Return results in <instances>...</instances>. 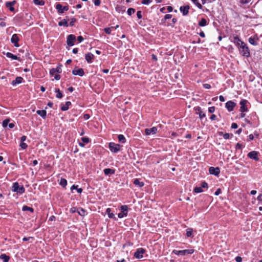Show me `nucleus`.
<instances>
[{
  "mask_svg": "<svg viewBox=\"0 0 262 262\" xmlns=\"http://www.w3.org/2000/svg\"><path fill=\"white\" fill-rule=\"evenodd\" d=\"M12 190L18 194H23L25 192L24 187L23 185H19L17 182H15L13 184Z\"/></svg>",
  "mask_w": 262,
  "mask_h": 262,
  "instance_id": "1",
  "label": "nucleus"
},
{
  "mask_svg": "<svg viewBox=\"0 0 262 262\" xmlns=\"http://www.w3.org/2000/svg\"><path fill=\"white\" fill-rule=\"evenodd\" d=\"M239 49L240 53L244 56L249 57L250 56V52L247 45L244 42L243 45H241Z\"/></svg>",
  "mask_w": 262,
  "mask_h": 262,
  "instance_id": "2",
  "label": "nucleus"
},
{
  "mask_svg": "<svg viewBox=\"0 0 262 262\" xmlns=\"http://www.w3.org/2000/svg\"><path fill=\"white\" fill-rule=\"evenodd\" d=\"M194 252L193 249H185L183 250H173L172 253L177 255H186L192 254Z\"/></svg>",
  "mask_w": 262,
  "mask_h": 262,
  "instance_id": "3",
  "label": "nucleus"
},
{
  "mask_svg": "<svg viewBox=\"0 0 262 262\" xmlns=\"http://www.w3.org/2000/svg\"><path fill=\"white\" fill-rule=\"evenodd\" d=\"M128 206L124 205L121 206V212L119 213L118 216L119 218H123L127 215L128 213Z\"/></svg>",
  "mask_w": 262,
  "mask_h": 262,
  "instance_id": "4",
  "label": "nucleus"
},
{
  "mask_svg": "<svg viewBox=\"0 0 262 262\" xmlns=\"http://www.w3.org/2000/svg\"><path fill=\"white\" fill-rule=\"evenodd\" d=\"M121 145L118 144H116L113 142H111L109 144V148L113 152H117L120 150Z\"/></svg>",
  "mask_w": 262,
  "mask_h": 262,
  "instance_id": "5",
  "label": "nucleus"
},
{
  "mask_svg": "<svg viewBox=\"0 0 262 262\" xmlns=\"http://www.w3.org/2000/svg\"><path fill=\"white\" fill-rule=\"evenodd\" d=\"M145 252V250L144 249L142 248H138L134 253V256L136 258L141 259L143 257V255Z\"/></svg>",
  "mask_w": 262,
  "mask_h": 262,
  "instance_id": "6",
  "label": "nucleus"
},
{
  "mask_svg": "<svg viewBox=\"0 0 262 262\" xmlns=\"http://www.w3.org/2000/svg\"><path fill=\"white\" fill-rule=\"evenodd\" d=\"M56 9L57 10L58 13L62 14L64 11L69 10V7L68 6L62 7L60 4L57 3L56 5Z\"/></svg>",
  "mask_w": 262,
  "mask_h": 262,
  "instance_id": "7",
  "label": "nucleus"
},
{
  "mask_svg": "<svg viewBox=\"0 0 262 262\" xmlns=\"http://www.w3.org/2000/svg\"><path fill=\"white\" fill-rule=\"evenodd\" d=\"M76 40V37L74 35L70 34L67 36V43L70 46H73L74 45V41Z\"/></svg>",
  "mask_w": 262,
  "mask_h": 262,
  "instance_id": "8",
  "label": "nucleus"
},
{
  "mask_svg": "<svg viewBox=\"0 0 262 262\" xmlns=\"http://www.w3.org/2000/svg\"><path fill=\"white\" fill-rule=\"evenodd\" d=\"M258 152L253 150L249 152L247 156L250 159L254 160L256 161H258L259 160V158L258 156Z\"/></svg>",
  "mask_w": 262,
  "mask_h": 262,
  "instance_id": "9",
  "label": "nucleus"
},
{
  "mask_svg": "<svg viewBox=\"0 0 262 262\" xmlns=\"http://www.w3.org/2000/svg\"><path fill=\"white\" fill-rule=\"evenodd\" d=\"M158 128L157 127H152L150 128H146L145 129V134L146 136L150 135H155L157 133Z\"/></svg>",
  "mask_w": 262,
  "mask_h": 262,
  "instance_id": "10",
  "label": "nucleus"
},
{
  "mask_svg": "<svg viewBox=\"0 0 262 262\" xmlns=\"http://www.w3.org/2000/svg\"><path fill=\"white\" fill-rule=\"evenodd\" d=\"M236 103L232 101H228L226 103V107L229 112L232 111Z\"/></svg>",
  "mask_w": 262,
  "mask_h": 262,
  "instance_id": "11",
  "label": "nucleus"
},
{
  "mask_svg": "<svg viewBox=\"0 0 262 262\" xmlns=\"http://www.w3.org/2000/svg\"><path fill=\"white\" fill-rule=\"evenodd\" d=\"M16 3L15 1H12L11 2H7L5 3L6 7L9 9L11 12L14 11V8L13 6Z\"/></svg>",
  "mask_w": 262,
  "mask_h": 262,
  "instance_id": "12",
  "label": "nucleus"
},
{
  "mask_svg": "<svg viewBox=\"0 0 262 262\" xmlns=\"http://www.w3.org/2000/svg\"><path fill=\"white\" fill-rule=\"evenodd\" d=\"M72 74L74 75H78L80 76H83L84 75V72L82 68L80 69H74L72 71Z\"/></svg>",
  "mask_w": 262,
  "mask_h": 262,
  "instance_id": "13",
  "label": "nucleus"
},
{
  "mask_svg": "<svg viewBox=\"0 0 262 262\" xmlns=\"http://www.w3.org/2000/svg\"><path fill=\"white\" fill-rule=\"evenodd\" d=\"M209 171L210 174L217 176L220 172V169L219 167H210L209 169Z\"/></svg>",
  "mask_w": 262,
  "mask_h": 262,
  "instance_id": "14",
  "label": "nucleus"
},
{
  "mask_svg": "<svg viewBox=\"0 0 262 262\" xmlns=\"http://www.w3.org/2000/svg\"><path fill=\"white\" fill-rule=\"evenodd\" d=\"M19 40V38L17 34H14L12 36L11 38V41L12 43L14 44V46L18 47H19V44L18 43Z\"/></svg>",
  "mask_w": 262,
  "mask_h": 262,
  "instance_id": "15",
  "label": "nucleus"
},
{
  "mask_svg": "<svg viewBox=\"0 0 262 262\" xmlns=\"http://www.w3.org/2000/svg\"><path fill=\"white\" fill-rule=\"evenodd\" d=\"M190 7L188 5L181 6L180 8V11L183 13V15L185 16L187 15L189 13V10Z\"/></svg>",
  "mask_w": 262,
  "mask_h": 262,
  "instance_id": "16",
  "label": "nucleus"
},
{
  "mask_svg": "<svg viewBox=\"0 0 262 262\" xmlns=\"http://www.w3.org/2000/svg\"><path fill=\"white\" fill-rule=\"evenodd\" d=\"M247 102V101L246 100H242V101H241L239 104L241 105L240 111L241 112H245L248 111V108L246 105Z\"/></svg>",
  "mask_w": 262,
  "mask_h": 262,
  "instance_id": "17",
  "label": "nucleus"
},
{
  "mask_svg": "<svg viewBox=\"0 0 262 262\" xmlns=\"http://www.w3.org/2000/svg\"><path fill=\"white\" fill-rule=\"evenodd\" d=\"M233 42L239 48L241 45H243V42L238 36H234L232 40Z\"/></svg>",
  "mask_w": 262,
  "mask_h": 262,
  "instance_id": "18",
  "label": "nucleus"
},
{
  "mask_svg": "<svg viewBox=\"0 0 262 262\" xmlns=\"http://www.w3.org/2000/svg\"><path fill=\"white\" fill-rule=\"evenodd\" d=\"M58 73H56L54 68H52L50 71V74L52 76H54L55 79L56 80H58L60 78V76L57 74Z\"/></svg>",
  "mask_w": 262,
  "mask_h": 262,
  "instance_id": "19",
  "label": "nucleus"
},
{
  "mask_svg": "<svg viewBox=\"0 0 262 262\" xmlns=\"http://www.w3.org/2000/svg\"><path fill=\"white\" fill-rule=\"evenodd\" d=\"M94 56L91 53H88L85 54V60L87 61L88 63H91L92 62V59L94 58Z\"/></svg>",
  "mask_w": 262,
  "mask_h": 262,
  "instance_id": "20",
  "label": "nucleus"
},
{
  "mask_svg": "<svg viewBox=\"0 0 262 262\" xmlns=\"http://www.w3.org/2000/svg\"><path fill=\"white\" fill-rule=\"evenodd\" d=\"M23 78L21 77H17L15 80L12 81L11 84L13 85H15L18 84H20L22 82Z\"/></svg>",
  "mask_w": 262,
  "mask_h": 262,
  "instance_id": "21",
  "label": "nucleus"
},
{
  "mask_svg": "<svg viewBox=\"0 0 262 262\" xmlns=\"http://www.w3.org/2000/svg\"><path fill=\"white\" fill-rule=\"evenodd\" d=\"M71 104V102L70 101H67L66 102L65 104H61V110L62 111H67L69 109V106Z\"/></svg>",
  "mask_w": 262,
  "mask_h": 262,
  "instance_id": "22",
  "label": "nucleus"
},
{
  "mask_svg": "<svg viewBox=\"0 0 262 262\" xmlns=\"http://www.w3.org/2000/svg\"><path fill=\"white\" fill-rule=\"evenodd\" d=\"M6 56L7 57L12 58L13 60H18V61H20V59L19 57H18L16 55H13L12 53L10 52H7L6 54Z\"/></svg>",
  "mask_w": 262,
  "mask_h": 262,
  "instance_id": "23",
  "label": "nucleus"
},
{
  "mask_svg": "<svg viewBox=\"0 0 262 262\" xmlns=\"http://www.w3.org/2000/svg\"><path fill=\"white\" fill-rule=\"evenodd\" d=\"M196 111H197L196 114H199V117L201 119L204 117H205V114L202 111L201 107H198L196 109Z\"/></svg>",
  "mask_w": 262,
  "mask_h": 262,
  "instance_id": "24",
  "label": "nucleus"
},
{
  "mask_svg": "<svg viewBox=\"0 0 262 262\" xmlns=\"http://www.w3.org/2000/svg\"><path fill=\"white\" fill-rule=\"evenodd\" d=\"M103 172L105 175L108 176L114 174L115 170L111 168H105L104 169Z\"/></svg>",
  "mask_w": 262,
  "mask_h": 262,
  "instance_id": "25",
  "label": "nucleus"
},
{
  "mask_svg": "<svg viewBox=\"0 0 262 262\" xmlns=\"http://www.w3.org/2000/svg\"><path fill=\"white\" fill-rule=\"evenodd\" d=\"M256 39L258 40V38L257 37H256V39L255 37H250V38H249L248 41H249V43H251V45H254V46H257L258 45V43L256 41Z\"/></svg>",
  "mask_w": 262,
  "mask_h": 262,
  "instance_id": "26",
  "label": "nucleus"
},
{
  "mask_svg": "<svg viewBox=\"0 0 262 262\" xmlns=\"http://www.w3.org/2000/svg\"><path fill=\"white\" fill-rule=\"evenodd\" d=\"M36 113L40 116L42 118H45L47 116L46 111L43 110H38L36 111Z\"/></svg>",
  "mask_w": 262,
  "mask_h": 262,
  "instance_id": "27",
  "label": "nucleus"
},
{
  "mask_svg": "<svg viewBox=\"0 0 262 262\" xmlns=\"http://www.w3.org/2000/svg\"><path fill=\"white\" fill-rule=\"evenodd\" d=\"M68 20H69L68 18L63 19L58 23V25L59 26L68 27L69 26L68 23Z\"/></svg>",
  "mask_w": 262,
  "mask_h": 262,
  "instance_id": "28",
  "label": "nucleus"
},
{
  "mask_svg": "<svg viewBox=\"0 0 262 262\" xmlns=\"http://www.w3.org/2000/svg\"><path fill=\"white\" fill-rule=\"evenodd\" d=\"M134 184L135 185L138 186L140 187H143L144 185V182H141L138 179H134Z\"/></svg>",
  "mask_w": 262,
  "mask_h": 262,
  "instance_id": "29",
  "label": "nucleus"
},
{
  "mask_svg": "<svg viewBox=\"0 0 262 262\" xmlns=\"http://www.w3.org/2000/svg\"><path fill=\"white\" fill-rule=\"evenodd\" d=\"M0 258L4 262H8L10 259V257L5 254H2L0 255Z\"/></svg>",
  "mask_w": 262,
  "mask_h": 262,
  "instance_id": "30",
  "label": "nucleus"
},
{
  "mask_svg": "<svg viewBox=\"0 0 262 262\" xmlns=\"http://www.w3.org/2000/svg\"><path fill=\"white\" fill-rule=\"evenodd\" d=\"M207 25V20L205 18H202L199 23V25L201 27H204Z\"/></svg>",
  "mask_w": 262,
  "mask_h": 262,
  "instance_id": "31",
  "label": "nucleus"
},
{
  "mask_svg": "<svg viewBox=\"0 0 262 262\" xmlns=\"http://www.w3.org/2000/svg\"><path fill=\"white\" fill-rule=\"evenodd\" d=\"M118 139L119 141L121 143H124L126 142V139L123 135H119Z\"/></svg>",
  "mask_w": 262,
  "mask_h": 262,
  "instance_id": "32",
  "label": "nucleus"
},
{
  "mask_svg": "<svg viewBox=\"0 0 262 262\" xmlns=\"http://www.w3.org/2000/svg\"><path fill=\"white\" fill-rule=\"evenodd\" d=\"M55 92L57 93L56 97L58 99H61L62 97V94L59 89H55Z\"/></svg>",
  "mask_w": 262,
  "mask_h": 262,
  "instance_id": "33",
  "label": "nucleus"
},
{
  "mask_svg": "<svg viewBox=\"0 0 262 262\" xmlns=\"http://www.w3.org/2000/svg\"><path fill=\"white\" fill-rule=\"evenodd\" d=\"M106 213L107 214L109 218L113 219L114 217V214L112 212H111V208H107L106 210Z\"/></svg>",
  "mask_w": 262,
  "mask_h": 262,
  "instance_id": "34",
  "label": "nucleus"
},
{
  "mask_svg": "<svg viewBox=\"0 0 262 262\" xmlns=\"http://www.w3.org/2000/svg\"><path fill=\"white\" fill-rule=\"evenodd\" d=\"M22 210L23 211H29L31 212H34V209H33V208L28 207V206H26V205L23 206V207L22 208Z\"/></svg>",
  "mask_w": 262,
  "mask_h": 262,
  "instance_id": "35",
  "label": "nucleus"
},
{
  "mask_svg": "<svg viewBox=\"0 0 262 262\" xmlns=\"http://www.w3.org/2000/svg\"><path fill=\"white\" fill-rule=\"evenodd\" d=\"M33 3L35 5L39 6H43L45 3L43 0H33Z\"/></svg>",
  "mask_w": 262,
  "mask_h": 262,
  "instance_id": "36",
  "label": "nucleus"
},
{
  "mask_svg": "<svg viewBox=\"0 0 262 262\" xmlns=\"http://www.w3.org/2000/svg\"><path fill=\"white\" fill-rule=\"evenodd\" d=\"M78 186H76L75 185H73V186H72V187H71V190L72 191L73 189H76L77 190V191L78 193H81L82 191V189L80 188H77Z\"/></svg>",
  "mask_w": 262,
  "mask_h": 262,
  "instance_id": "37",
  "label": "nucleus"
},
{
  "mask_svg": "<svg viewBox=\"0 0 262 262\" xmlns=\"http://www.w3.org/2000/svg\"><path fill=\"white\" fill-rule=\"evenodd\" d=\"M77 213L81 216H84L85 214V211L83 208H79L77 209Z\"/></svg>",
  "mask_w": 262,
  "mask_h": 262,
  "instance_id": "38",
  "label": "nucleus"
},
{
  "mask_svg": "<svg viewBox=\"0 0 262 262\" xmlns=\"http://www.w3.org/2000/svg\"><path fill=\"white\" fill-rule=\"evenodd\" d=\"M60 185L63 187H65L67 185V181L63 178L60 179Z\"/></svg>",
  "mask_w": 262,
  "mask_h": 262,
  "instance_id": "39",
  "label": "nucleus"
},
{
  "mask_svg": "<svg viewBox=\"0 0 262 262\" xmlns=\"http://www.w3.org/2000/svg\"><path fill=\"white\" fill-rule=\"evenodd\" d=\"M193 230L192 228H188L186 230V236L187 237H190L192 236Z\"/></svg>",
  "mask_w": 262,
  "mask_h": 262,
  "instance_id": "40",
  "label": "nucleus"
},
{
  "mask_svg": "<svg viewBox=\"0 0 262 262\" xmlns=\"http://www.w3.org/2000/svg\"><path fill=\"white\" fill-rule=\"evenodd\" d=\"M135 12V9L134 8H129L127 11V14L128 15H131L132 14Z\"/></svg>",
  "mask_w": 262,
  "mask_h": 262,
  "instance_id": "41",
  "label": "nucleus"
},
{
  "mask_svg": "<svg viewBox=\"0 0 262 262\" xmlns=\"http://www.w3.org/2000/svg\"><path fill=\"white\" fill-rule=\"evenodd\" d=\"M9 119H6L5 120H4L3 121V123H2V125H3V126L4 127H7L8 125V123L9 122Z\"/></svg>",
  "mask_w": 262,
  "mask_h": 262,
  "instance_id": "42",
  "label": "nucleus"
},
{
  "mask_svg": "<svg viewBox=\"0 0 262 262\" xmlns=\"http://www.w3.org/2000/svg\"><path fill=\"white\" fill-rule=\"evenodd\" d=\"M194 191L195 193H200L203 192V189H202V187H196L194 189Z\"/></svg>",
  "mask_w": 262,
  "mask_h": 262,
  "instance_id": "43",
  "label": "nucleus"
},
{
  "mask_svg": "<svg viewBox=\"0 0 262 262\" xmlns=\"http://www.w3.org/2000/svg\"><path fill=\"white\" fill-rule=\"evenodd\" d=\"M81 141H82L83 143H88L90 142V140L89 138L88 137H82L81 138Z\"/></svg>",
  "mask_w": 262,
  "mask_h": 262,
  "instance_id": "44",
  "label": "nucleus"
},
{
  "mask_svg": "<svg viewBox=\"0 0 262 262\" xmlns=\"http://www.w3.org/2000/svg\"><path fill=\"white\" fill-rule=\"evenodd\" d=\"M172 17V15L171 14H166L164 16V18L163 19H162V21L164 22L166 19H170Z\"/></svg>",
  "mask_w": 262,
  "mask_h": 262,
  "instance_id": "45",
  "label": "nucleus"
},
{
  "mask_svg": "<svg viewBox=\"0 0 262 262\" xmlns=\"http://www.w3.org/2000/svg\"><path fill=\"white\" fill-rule=\"evenodd\" d=\"M54 70H55L56 73H60L61 72V66H58L56 68H54Z\"/></svg>",
  "mask_w": 262,
  "mask_h": 262,
  "instance_id": "46",
  "label": "nucleus"
},
{
  "mask_svg": "<svg viewBox=\"0 0 262 262\" xmlns=\"http://www.w3.org/2000/svg\"><path fill=\"white\" fill-rule=\"evenodd\" d=\"M151 2V0H142L141 3L144 5H148Z\"/></svg>",
  "mask_w": 262,
  "mask_h": 262,
  "instance_id": "47",
  "label": "nucleus"
},
{
  "mask_svg": "<svg viewBox=\"0 0 262 262\" xmlns=\"http://www.w3.org/2000/svg\"><path fill=\"white\" fill-rule=\"evenodd\" d=\"M104 32L107 34H110L111 33V28H106L104 29Z\"/></svg>",
  "mask_w": 262,
  "mask_h": 262,
  "instance_id": "48",
  "label": "nucleus"
},
{
  "mask_svg": "<svg viewBox=\"0 0 262 262\" xmlns=\"http://www.w3.org/2000/svg\"><path fill=\"white\" fill-rule=\"evenodd\" d=\"M201 185V187H202V189L208 187V184L205 182H202Z\"/></svg>",
  "mask_w": 262,
  "mask_h": 262,
  "instance_id": "49",
  "label": "nucleus"
},
{
  "mask_svg": "<svg viewBox=\"0 0 262 262\" xmlns=\"http://www.w3.org/2000/svg\"><path fill=\"white\" fill-rule=\"evenodd\" d=\"M231 136H232L233 135H231ZM230 137V135L228 133H225L223 135V138L225 139H229Z\"/></svg>",
  "mask_w": 262,
  "mask_h": 262,
  "instance_id": "50",
  "label": "nucleus"
},
{
  "mask_svg": "<svg viewBox=\"0 0 262 262\" xmlns=\"http://www.w3.org/2000/svg\"><path fill=\"white\" fill-rule=\"evenodd\" d=\"M20 146L24 149H26L27 147V145L24 142H21L20 144Z\"/></svg>",
  "mask_w": 262,
  "mask_h": 262,
  "instance_id": "51",
  "label": "nucleus"
},
{
  "mask_svg": "<svg viewBox=\"0 0 262 262\" xmlns=\"http://www.w3.org/2000/svg\"><path fill=\"white\" fill-rule=\"evenodd\" d=\"M137 16L139 19H141L142 17V12L141 11H138L137 12Z\"/></svg>",
  "mask_w": 262,
  "mask_h": 262,
  "instance_id": "52",
  "label": "nucleus"
},
{
  "mask_svg": "<svg viewBox=\"0 0 262 262\" xmlns=\"http://www.w3.org/2000/svg\"><path fill=\"white\" fill-rule=\"evenodd\" d=\"M208 111L210 113H213L215 111V107L214 106L209 107L208 108Z\"/></svg>",
  "mask_w": 262,
  "mask_h": 262,
  "instance_id": "53",
  "label": "nucleus"
},
{
  "mask_svg": "<svg viewBox=\"0 0 262 262\" xmlns=\"http://www.w3.org/2000/svg\"><path fill=\"white\" fill-rule=\"evenodd\" d=\"M251 0H239V2L242 4L249 3Z\"/></svg>",
  "mask_w": 262,
  "mask_h": 262,
  "instance_id": "54",
  "label": "nucleus"
},
{
  "mask_svg": "<svg viewBox=\"0 0 262 262\" xmlns=\"http://www.w3.org/2000/svg\"><path fill=\"white\" fill-rule=\"evenodd\" d=\"M76 21V19L74 18H72L71 19V22L70 23V26H73L74 25V23H75V21Z\"/></svg>",
  "mask_w": 262,
  "mask_h": 262,
  "instance_id": "55",
  "label": "nucleus"
},
{
  "mask_svg": "<svg viewBox=\"0 0 262 262\" xmlns=\"http://www.w3.org/2000/svg\"><path fill=\"white\" fill-rule=\"evenodd\" d=\"M242 147H243V145L241 144L238 143L236 145L235 148L236 149H240L242 148Z\"/></svg>",
  "mask_w": 262,
  "mask_h": 262,
  "instance_id": "56",
  "label": "nucleus"
},
{
  "mask_svg": "<svg viewBox=\"0 0 262 262\" xmlns=\"http://www.w3.org/2000/svg\"><path fill=\"white\" fill-rule=\"evenodd\" d=\"M222 192L221 189L220 188H218L216 191L215 192L214 194L215 195H218L221 194Z\"/></svg>",
  "mask_w": 262,
  "mask_h": 262,
  "instance_id": "57",
  "label": "nucleus"
},
{
  "mask_svg": "<svg viewBox=\"0 0 262 262\" xmlns=\"http://www.w3.org/2000/svg\"><path fill=\"white\" fill-rule=\"evenodd\" d=\"M203 87L205 89H210L211 88V85L209 84L205 83V84H203Z\"/></svg>",
  "mask_w": 262,
  "mask_h": 262,
  "instance_id": "58",
  "label": "nucleus"
},
{
  "mask_svg": "<svg viewBox=\"0 0 262 262\" xmlns=\"http://www.w3.org/2000/svg\"><path fill=\"white\" fill-rule=\"evenodd\" d=\"M101 1L100 0H95L94 1V4L95 6H99L100 5Z\"/></svg>",
  "mask_w": 262,
  "mask_h": 262,
  "instance_id": "59",
  "label": "nucleus"
},
{
  "mask_svg": "<svg viewBox=\"0 0 262 262\" xmlns=\"http://www.w3.org/2000/svg\"><path fill=\"white\" fill-rule=\"evenodd\" d=\"M235 260L236 262H242V258L241 256H237L235 257Z\"/></svg>",
  "mask_w": 262,
  "mask_h": 262,
  "instance_id": "60",
  "label": "nucleus"
},
{
  "mask_svg": "<svg viewBox=\"0 0 262 262\" xmlns=\"http://www.w3.org/2000/svg\"><path fill=\"white\" fill-rule=\"evenodd\" d=\"M238 127V125L236 123H233L231 124V128L233 129H236Z\"/></svg>",
  "mask_w": 262,
  "mask_h": 262,
  "instance_id": "61",
  "label": "nucleus"
},
{
  "mask_svg": "<svg viewBox=\"0 0 262 262\" xmlns=\"http://www.w3.org/2000/svg\"><path fill=\"white\" fill-rule=\"evenodd\" d=\"M84 38L81 36H79L77 37V40L79 42H82Z\"/></svg>",
  "mask_w": 262,
  "mask_h": 262,
  "instance_id": "62",
  "label": "nucleus"
},
{
  "mask_svg": "<svg viewBox=\"0 0 262 262\" xmlns=\"http://www.w3.org/2000/svg\"><path fill=\"white\" fill-rule=\"evenodd\" d=\"M26 139H27L26 136H22L20 139L21 142H24L25 141H26Z\"/></svg>",
  "mask_w": 262,
  "mask_h": 262,
  "instance_id": "63",
  "label": "nucleus"
},
{
  "mask_svg": "<svg viewBox=\"0 0 262 262\" xmlns=\"http://www.w3.org/2000/svg\"><path fill=\"white\" fill-rule=\"evenodd\" d=\"M90 117V116L89 115V114H84V116H83V118L85 119V120H88Z\"/></svg>",
  "mask_w": 262,
  "mask_h": 262,
  "instance_id": "64",
  "label": "nucleus"
}]
</instances>
